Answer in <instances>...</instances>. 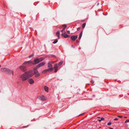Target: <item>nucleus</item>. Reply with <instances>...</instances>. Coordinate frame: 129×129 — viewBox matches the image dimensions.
<instances>
[{
    "instance_id": "c756f323",
    "label": "nucleus",
    "mask_w": 129,
    "mask_h": 129,
    "mask_svg": "<svg viewBox=\"0 0 129 129\" xmlns=\"http://www.w3.org/2000/svg\"><path fill=\"white\" fill-rule=\"evenodd\" d=\"M67 33H68V34H70V31L69 30H68L67 31Z\"/></svg>"
},
{
    "instance_id": "a19ab883",
    "label": "nucleus",
    "mask_w": 129,
    "mask_h": 129,
    "mask_svg": "<svg viewBox=\"0 0 129 129\" xmlns=\"http://www.w3.org/2000/svg\"><path fill=\"white\" fill-rule=\"evenodd\" d=\"M110 128V129H113L112 128H111V127Z\"/></svg>"
},
{
    "instance_id": "bb28decb",
    "label": "nucleus",
    "mask_w": 129,
    "mask_h": 129,
    "mask_svg": "<svg viewBox=\"0 0 129 129\" xmlns=\"http://www.w3.org/2000/svg\"><path fill=\"white\" fill-rule=\"evenodd\" d=\"M111 122H109L107 123V125H110L111 124Z\"/></svg>"
},
{
    "instance_id": "f03ea898",
    "label": "nucleus",
    "mask_w": 129,
    "mask_h": 129,
    "mask_svg": "<svg viewBox=\"0 0 129 129\" xmlns=\"http://www.w3.org/2000/svg\"><path fill=\"white\" fill-rule=\"evenodd\" d=\"M1 71L2 72H6L7 73H12L13 75V71L7 68H2L1 69Z\"/></svg>"
},
{
    "instance_id": "20e7f679",
    "label": "nucleus",
    "mask_w": 129,
    "mask_h": 129,
    "mask_svg": "<svg viewBox=\"0 0 129 129\" xmlns=\"http://www.w3.org/2000/svg\"><path fill=\"white\" fill-rule=\"evenodd\" d=\"M32 64L33 65H35L40 62L39 60V58H36L33 61H32Z\"/></svg>"
},
{
    "instance_id": "412c9836",
    "label": "nucleus",
    "mask_w": 129,
    "mask_h": 129,
    "mask_svg": "<svg viewBox=\"0 0 129 129\" xmlns=\"http://www.w3.org/2000/svg\"><path fill=\"white\" fill-rule=\"evenodd\" d=\"M104 118L103 117H102L99 120V121H101L102 120H104Z\"/></svg>"
},
{
    "instance_id": "4be33fe9",
    "label": "nucleus",
    "mask_w": 129,
    "mask_h": 129,
    "mask_svg": "<svg viewBox=\"0 0 129 129\" xmlns=\"http://www.w3.org/2000/svg\"><path fill=\"white\" fill-rule=\"evenodd\" d=\"M37 68V66H36V68H34V71H37V70L38 68Z\"/></svg>"
},
{
    "instance_id": "7c9ffc66",
    "label": "nucleus",
    "mask_w": 129,
    "mask_h": 129,
    "mask_svg": "<svg viewBox=\"0 0 129 129\" xmlns=\"http://www.w3.org/2000/svg\"><path fill=\"white\" fill-rule=\"evenodd\" d=\"M46 72L45 71V70H44V71H43L42 72V73H45V72Z\"/></svg>"
},
{
    "instance_id": "9b49d317",
    "label": "nucleus",
    "mask_w": 129,
    "mask_h": 129,
    "mask_svg": "<svg viewBox=\"0 0 129 129\" xmlns=\"http://www.w3.org/2000/svg\"><path fill=\"white\" fill-rule=\"evenodd\" d=\"M62 35L65 38H67L69 37V36L67 34H66L64 35V34L62 33Z\"/></svg>"
},
{
    "instance_id": "0eeeda50",
    "label": "nucleus",
    "mask_w": 129,
    "mask_h": 129,
    "mask_svg": "<svg viewBox=\"0 0 129 129\" xmlns=\"http://www.w3.org/2000/svg\"><path fill=\"white\" fill-rule=\"evenodd\" d=\"M32 64V62L30 60V61H27L23 63V64L24 65V64H27L28 65V64Z\"/></svg>"
},
{
    "instance_id": "58836bf2",
    "label": "nucleus",
    "mask_w": 129,
    "mask_h": 129,
    "mask_svg": "<svg viewBox=\"0 0 129 129\" xmlns=\"http://www.w3.org/2000/svg\"><path fill=\"white\" fill-rule=\"evenodd\" d=\"M99 4V3H98V4H97V6Z\"/></svg>"
},
{
    "instance_id": "72a5a7b5",
    "label": "nucleus",
    "mask_w": 129,
    "mask_h": 129,
    "mask_svg": "<svg viewBox=\"0 0 129 129\" xmlns=\"http://www.w3.org/2000/svg\"><path fill=\"white\" fill-rule=\"evenodd\" d=\"M114 120H118V119L117 118H115L114 119Z\"/></svg>"
},
{
    "instance_id": "a18cd8bd",
    "label": "nucleus",
    "mask_w": 129,
    "mask_h": 129,
    "mask_svg": "<svg viewBox=\"0 0 129 129\" xmlns=\"http://www.w3.org/2000/svg\"><path fill=\"white\" fill-rule=\"evenodd\" d=\"M93 96H95V95H93Z\"/></svg>"
},
{
    "instance_id": "ddd939ff",
    "label": "nucleus",
    "mask_w": 129,
    "mask_h": 129,
    "mask_svg": "<svg viewBox=\"0 0 129 129\" xmlns=\"http://www.w3.org/2000/svg\"><path fill=\"white\" fill-rule=\"evenodd\" d=\"M56 35L57 36V37L59 38V35H60V31L59 30H58L57 31L56 33Z\"/></svg>"
},
{
    "instance_id": "a878e982",
    "label": "nucleus",
    "mask_w": 129,
    "mask_h": 129,
    "mask_svg": "<svg viewBox=\"0 0 129 129\" xmlns=\"http://www.w3.org/2000/svg\"><path fill=\"white\" fill-rule=\"evenodd\" d=\"M129 122V119H127L125 121V123H126L127 122Z\"/></svg>"
},
{
    "instance_id": "cd10ccee",
    "label": "nucleus",
    "mask_w": 129,
    "mask_h": 129,
    "mask_svg": "<svg viewBox=\"0 0 129 129\" xmlns=\"http://www.w3.org/2000/svg\"><path fill=\"white\" fill-rule=\"evenodd\" d=\"M55 69V72H56L58 71V69L56 68V69Z\"/></svg>"
},
{
    "instance_id": "1a4fd4ad",
    "label": "nucleus",
    "mask_w": 129,
    "mask_h": 129,
    "mask_svg": "<svg viewBox=\"0 0 129 129\" xmlns=\"http://www.w3.org/2000/svg\"><path fill=\"white\" fill-rule=\"evenodd\" d=\"M28 82L30 84H31L34 83V81L33 79H30L28 80Z\"/></svg>"
},
{
    "instance_id": "6ab92c4d",
    "label": "nucleus",
    "mask_w": 129,
    "mask_h": 129,
    "mask_svg": "<svg viewBox=\"0 0 129 129\" xmlns=\"http://www.w3.org/2000/svg\"><path fill=\"white\" fill-rule=\"evenodd\" d=\"M86 23H83L82 26V27L83 29L84 28L85 25H86Z\"/></svg>"
},
{
    "instance_id": "c9c22d12",
    "label": "nucleus",
    "mask_w": 129,
    "mask_h": 129,
    "mask_svg": "<svg viewBox=\"0 0 129 129\" xmlns=\"http://www.w3.org/2000/svg\"><path fill=\"white\" fill-rule=\"evenodd\" d=\"M91 82L92 84H93L94 83V82L92 81H91Z\"/></svg>"
},
{
    "instance_id": "dca6fc26",
    "label": "nucleus",
    "mask_w": 129,
    "mask_h": 129,
    "mask_svg": "<svg viewBox=\"0 0 129 129\" xmlns=\"http://www.w3.org/2000/svg\"><path fill=\"white\" fill-rule=\"evenodd\" d=\"M40 76V74L39 73H38L35 75V77L36 78H38Z\"/></svg>"
},
{
    "instance_id": "2f4dec72",
    "label": "nucleus",
    "mask_w": 129,
    "mask_h": 129,
    "mask_svg": "<svg viewBox=\"0 0 129 129\" xmlns=\"http://www.w3.org/2000/svg\"><path fill=\"white\" fill-rule=\"evenodd\" d=\"M46 72H47L49 71V69L46 70H45Z\"/></svg>"
},
{
    "instance_id": "e433bc0d",
    "label": "nucleus",
    "mask_w": 129,
    "mask_h": 129,
    "mask_svg": "<svg viewBox=\"0 0 129 129\" xmlns=\"http://www.w3.org/2000/svg\"><path fill=\"white\" fill-rule=\"evenodd\" d=\"M32 56H33V55H30V56L29 57H32Z\"/></svg>"
},
{
    "instance_id": "f3484780",
    "label": "nucleus",
    "mask_w": 129,
    "mask_h": 129,
    "mask_svg": "<svg viewBox=\"0 0 129 129\" xmlns=\"http://www.w3.org/2000/svg\"><path fill=\"white\" fill-rule=\"evenodd\" d=\"M82 31L81 32V33H80V35H79V39H80L81 38V37L82 36Z\"/></svg>"
},
{
    "instance_id": "5701e85b",
    "label": "nucleus",
    "mask_w": 129,
    "mask_h": 129,
    "mask_svg": "<svg viewBox=\"0 0 129 129\" xmlns=\"http://www.w3.org/2000/svg\"><path fill=\"white\" fill-rule=\"evenodd\" d=\"M63 62V61H62L60 62L58 64V65L59 66L61 65L62 64Z\"/></svg>"
},
{
    "instance_id": "a211bd4d",
    "label": "nucleus",
    "mask_w": 129,
    "mask_h": 129,
    "mask_svg": "<svg viewBox=\"0 0 129 129\" xmlns=\"http://www.w3.org/2000/svg\"><path fill=\"white\" fill-rule=\"evenodd\" d=\"M39 73V72L38 71H34V73H30V74H34H34H37V73Z\"/></svg>"
},
{
    "instance_id": "ea45409f",
    "label": "nucleus",
    "mask_w": 129,
    "mask_h": 129,
    "mask_svg": "<svg viewBox=\"0 0 129 129\" xmlns=\"http://www.w3.org/2000/svg\"><path fill=\"white\" fill-rule=\"evenodd\" d=\"M26 127V126H23V128H24Z\"/></svg>"
},
{
    "instance_id": "f8f14e48",
    "label": "nucleus",
    "mask_w": 129,
    "mask_h": 129,
    "mask_svg": "<svg viewBox=\"0 0 129 129\" xmlns=\"http://www.w3.org/2000/svg\"><path fill=\"white\" fill-rule=\"evenodd\" d=\"M62 26H64L65 27L64 28L61 30V32L62 33H63V32H64V30H65V28L67 27V25L66 24H63L62 25Z\"/></svg>"
},
{
    "instance_id": "393cba45",
    "label": "nucleus",
    "mask_w": 129,
    "mask_h": 129,
    "mask_svg": "<svg viewBox=\"0 0 129 129\" xmlns=\"http://www.w3.org/2000/svg\"><path fill=\"white\" fill-rule=\"evenodd\" d=\"M58 41V40H56L54 41L53 42V43L55 44Z\"/></svg>"
},
{
    "instance_id": "6e6552de",
    "label": "nucleus",
    "mask_w": 129,
    "mask_h": 129,
    "mask_svg": "<svg viewBox=\"0 0 129 129\" xmlns=\"http://www.w3.org/2000/svg\"><path fill=\"white\" fill-rule=\"evenodd\" d=\"M78 38L77 36H72L71 37V38L72 40L73 41L75 40L76 39H77Z\"/></svg>"
},
{
    "instance_id": "9d476101",
    "label": "nucleus",
    "mask_w": 129,
    "mask_h": 129,
    "mask_svg": "<svg viewBox=\"0 0 129 129\" xmlns=\"http://www.w3.org/2000/svg\"><path fill=\"white\" fill-rule=\"evenodd\" d=\"M47 66L48 68H51L52 67V65L51 64V62L49 61L48 62L47 64Z\"/></svg>"
},
{
    "instance_id": "39448f33",
    "label": "nucleus",
    "mask_w": 129,
    "mask_h": 129,
    "mask_svg": "<svg viewBox=\"0 0 129 129\" xmlns=\"http://www.w3.org/2000/svg\"><path fill=\"white\" fill-rule=\"evenodd\" d=\"M19 68L21 70L24 72L26 71V68L25 67L21 66L19 67Z\"/></svg>"
},
{
    "instance_id": "c03bdc74",
    "label": "nucleus",
    "mask_w": 129,
    "mask_h": 129,
    "mask_svg": "<svg viewBox=\"0 0 129 129\" xmlns=\"http://www.w3.org/2000/svg\"><path fill=\"white\" fill-rule=\"evenodd\" d=\"M124 118H127V117H125Z\"/></svg>"
},
{
    "instance_id": "423d86ee",
    "label": "nucleus",
    "mask_w": 129,
    "mask_h": 129,
    "mask_svg": "<svg viewBox=\"0 0 129 129\" xmlns=\"http://www.w3.org/2000/svg\"><path fill=\"white\" fill-rule=\"evenodd\" d=\"M45 62H41L37 65V68H40L41 67L45 65Z\"/></svg>"
},
{
    "instance_id": "4c0bfd02",
    "label": "nucleus",
    "mask_w": 129,
    "mask_h": 129,
    "mask_svg": "<svg viewBox=\"0 0 129 129\" xmlns=\"http://www.w3.org/2000/svg\"><path fill=\"white\" fill-rule=\"evenodd\" d=\"M83 114H80V115H79V116H81V115H83Z\"/></svg>"
},
{
    "instance_id": "aec40b11",
    "label": "nucleus",
    "mask_w": 129,
    "mask_h": 129,
    "mask_svg": "<svg viewBox=\"0 0 129 129\" xmlns=\"http://www.w3.org/2000/svg\"><path fill=\"white\" fill-rule=\"evenodd\" d=\"M58 67L57 66V64L56 63L54 65V69L57 68Z\"/></svg>"
},
{
    "instance_id": "f257e3e1",
    "label": "nucleus",
    "mask_w": 129,
    "mask_h": 129,
    "mask_svg": "<svg viewBox=\"0 0 129 129\" xmlns=\"http://www.w3.org/2000/svg\"><path fill=\"white\" fill-rule=\"evenodd\" d=\"M33 71L30 70L28 72H26L22 74L20 76L22 80L24 81L26 80L28 78L31 77L34 75V74H30L32 73Z\"/></svg>"
},
{
    "instance_id": "b1692460",
    "label": "nucleus",
    "mask_w": 129,
    "mask_h": 129,
    "mask_svg": "<svg viewBox=\"0 0 129 129\" xmlns=\"http://www.w3.org/2000/svg\"><path fill=\"white\" fill-rule=\"evenodd\" d=\"M49 68V70L50 71H52L53 70V68L52 67H51V68Z\"/></svg>"
},
{
    "instance_id": "09e8293b",
    "label": "nucleus",
    "mask_w": 129,
    "mask_h": 129,
    "mask_svg": "<svg viewBox=\"0 0 129 129\" xmlns=\"http://www.w3.org/2000/svg\"><path fill=\"white\" fill-rule=\"evenodd\" d=\"M1 66V65H0V67Z\"/></svg>"
},
{
    "instance_id": "de8ad7c7",
    "label": "nucleus",
    "mask_w": 129,
    "mask_h": 129,
    "mask_svg": "<svg viewBox=\"0 0 129 129\" xmlns=\"http://www.w3.org/2000/svg\"><path fill=\"white\" fill-rule=\"evenodd\" d=\"M56 62V61H54V62Z\"/></svg>"
},
{
    "instance_id": "7ed1b4c3",
    "label": "nucleus",
    "mask_w": 129,
    "mask_h": 129,
    "mask_svg": "<svg viewBox=\"0 0 129 129\" xmlns=\"http://www.w3.org/2000/svg\"><path fill=\"white\" fill-rule=\"evenodd\" d=\"M38 98L40 100L43 101H45L47 99L46 97L44 95H41L39 96L38 97Z\"/></svg>"
},
{
    "instance_id": "c85d7f7f",
    "label": "nucleus",
    "mask_w": 129,
    "mask_h": 129,
    "mask_svg": "<svg viewBox=\"0 0 129 129\" xmlns=\"http://www.w3.org/2000/svg\"><path fill=\"white\" fill-rule=\"evenodd\" d=\"M80 27H78L77 29V30H80Z\"/></svg>"
},
{
    "instance_id": "2eb2a0df",
    "label": "nucleus",
    "mask_w": 129,
    "mask_h": 129,
    "mask_svg": "<svg viewBox=\"0 0 129 129\" xmlns=\"http://www.w3.org/2000/svg\"><path fill=\"white\" fill-rule=\"evenodd\" d=\"M45 58L44 57H42L40 58H39V60L40 61V62L42 61Z\"/></svg>"
},
{
    "instance_id": "49530a36",
    "label": "nucleus",
    "mask_w": 129,
    "mask_h": 129,
    "mask_svg": "<svg viewBox=\"0 0 129 129\" xmlns=\"http://www.w3.org/2000/svg\"><path fill=\"white\" fill-rule=\"evenodd\" d=\"M63 26V27H65V26Z\"/></svg>"
},
{
    "instance_id": "4468645a",
    "label": "nucleus",
    "mask_w": 129,
    "mask_h": 129,
    "mask_svg": "<svg viewBox=\"0 0 129 129\" xmlns=\"http://www.w3.org/2000/svg\"><path fill=\"white\" fill-rule=\"evenodd\" d=\"M44 89L47 92L48 91V87H47L46 86H45L44 87Z\"/></svg>"
},
{
    "instance_id": "473e14b6",
    "label": "nucleus",
    "mask_w": 129,
    "mask_h": 129,
    "mask_svg": "<svg viewBox=\"0 0 129 129\" xmlns=\"http://www.w3.org/2000/svg\"><path fill=\"white\" fill-rule=\"evenodd\" d=\"M63 34H64V35H65L66 34H67L66 32L65 31H64V33Z\"/></svg>"
},
{
    "instance_id": "79ce46f5",
    "label": "nucleus",
    "mask_w": 129,
    "mask_h": 129,
    "mask_svg": "<svg viewBox=\"0 0 129 129\" xmlns=\"http://www.w3.org/2000/svg\"><path fill=\"white\" fill-rule=\"evenodd\" d=\"M76 42L77 43H78V41L77 40Z\"/></svg>"
},
{
    "instance_id": "37998d69",
    "label": "nucleus",
    "mask_w": 129,
    "mask_h": 129,
    "mask_svg": "<svg viewBox=\"0 0 129 129\" xmlns=\"http://www.w3.org/2000/svg\"><path fill=\"white\" fill-rule=\"evenodd\" d=\"M98 118H100H100H100V117H98Z\"/></svg>"
},
{
    "instance_id": "f704fd0d",
    "label": "nucleus",
    "mask_w": 129,
    "mask_h": 129,
    "mask_svg": "<svg viewBox=\"0 0 129 129\" xmlns=\"http://www.w3.org/2000/svg\"><path fill=\"white\" fill-rule=\"evenodd\" d=\"M118 117H119L120 118H121L122 117V116H118Z\"/></svg>"
}]
</instances>
